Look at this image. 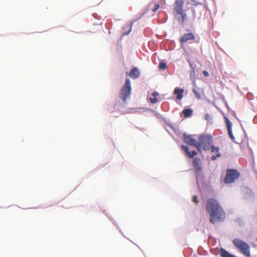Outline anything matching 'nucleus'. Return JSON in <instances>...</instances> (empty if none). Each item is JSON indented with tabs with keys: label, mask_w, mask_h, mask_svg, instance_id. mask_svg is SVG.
<instances>
[{
	"label": "nucleus",
	"mask_w": 257,
	"mask_h": 257,
	"mask_svg": "<svg viewBox=\"0 0 257 257\" xmlns=\"http://www.w3.org/2000/svg\"><path fill=\"white\" fill-rule=\"evenodd\" d=\"M193 92L197 98H198V99L201 98V94L199 91H198L197 90H196L195 89H193Z\"/></svg>",
	"instance_id": "a211bd4d"
},
{
	"label": "nucleus",
	"mask_w": 257,
	"mask_h": 257,
	"mask_svg": "<svg viewBox=\"0 0 257 257\" xmlns=\"http://www.w3.org/2000/svg\"><path fill=\"white\" fill-rule=\"evenodd\" d=\"M232 242L234 245L242 254L247 257H250V246L247 243L238 238H234Z\"/></svg>",
	"instance_id": "20e7f679"
},
{
	"label": "nucleus",
	"mask_w": 257,
	"mask_h": 257,
	"mask_svg": "<svg viewBox=\"0 0 257 257\" xmlns=\"http://www.w3.org/2000/svg\"><path fill=\"white\" fill-rule=\"evenodd\" d=\"M203 74L206 77H208L209 76V73L207 71H203Z\"/></svg>",
	"instance_id": "b1692460"
},
{
	"label": "nucleus",
	"mask_w": 257,
	"mask_h": 257,
	"mask_svg": "<svg viewBox=\"0 0 257 257\" xmlns=\"http://www.w3.org/2000/svg\"><path fill=\"white\" fill-rule=\"evenodd\" d=\"M190 77L193 80H195V74L194 69H193L190 72Z\"/></svg>",
	"instance_id": "aec40b11"
},
{
	"label": "nucleus",
	"mask_w": 257,
	"mask_h": 257,
	"mask_svg": "<svg viewBox=\"0 0 257 257\" xmlns=\"http://www.w3.org/2000/svg\"><path fill=\"white\" fill-rule=\"evenodd\" d=\"M206 211L210 216V222L214 224L216 221H222L226 217V214L218 200L210 198L207 200Z\"/></svg>",
	"instance_id": "f257e3e1"
},
{
	"label": "nucleus",
	"mask_w": 257,
	"mask_h": 257,
	"mask_svg": "<svg viewBox=\"0 0 257 257\" xmlns=\"http://www.w3.org/2000/svg\"><path fill=\"white\" fill-rule=\"evenodd\" d=\"M198 140L197 149L199 152L201 151L202 148H203L204 151H208L210 149L213 141L211 136L205 135H200L198 137Z\"/></svg>",
	"instance_id": "7ed1b4c3"
},
{
	"label": "nucleus",
	"mask_w": 257,
	"mask_h": 257,
	"mask_svg": "<svg viewBox=\"0 0 257 257\" xmlns=\"http://www.w3.org/2000/svg\"><path fill=\"white\" fill-rule=\"evenodd\" d=\"M131 90L130 80L129 79L127 78L125 80L124 84L121 88L120 93V97L122 99L123 101L125 102L126 99L130 96Z\"/></svg>",
	"instance_id": "39448f33"
},
{
	"label": "nucleus",
	"mask_w": 257,
	"mask_h": 257,
	"mask_svg": "<svg viewBox=\"0 0 257 257\" xmlns=\"http://www.w3.org/2000/svg\"><path fill=\"white\" fill-rule=\"evenodd\" d=\"M159 64L163 65V64H166L164 63L163 62H160Z\"/></svg>",
	"instance_id": "393cba45"
},
{
	"label": "nucleus",
	"mask_w": 257,
	"mask_h": 257,
	"mask_svg": "<svg viewBox=\"0 0 257 257\" xmlns=\"http://www.w3.org/2000/svg\"><path fill=\"white\" fill-rule=\"evenodd\" d=\"M160 8V5L159 4H155V8L153 10V11L154 12H156Z\"/></svg>",
	"instance_id": "4be33fe9"
},
{
	"label": "nucleus",
	"mask_w": 257,
	"mask_h": 257,
	"mask_svg": "<svg viewBox=\"0 0 257 257\" xmlns=\"http://www.w3.org/2000/svg\"><path fill=\"white\" fill-rule=\"evenodd\" d=\"M239 174L236 170L228 169L226 171V177L224 179L225 183H231L234 182L235 180L238 179Z\"/></svg>",
	"instance_id": "423d86ee"
},
{
	"label": "nucleus",
	"mask_w": 257,
	"mask_h": 257,
	"mask_svg": "<svg viewBox=\"0 0 257 257\" xmlns=\"http://www.w3.org/2000/svg\"><path fill=\"white\" fill-rule=\"evenodd\" d=\"M192 110L190 108L185 109L183 110V113L185 117L190 116L192 114Z\"/></svg>",
	"instance_id": "f3484780"
},
{
	"label": "nucleus",
	"mask_w": 257,
	"mask_h": 257,
	"mask_svg": "<svg viewBox=\"0 0 257 257\" xmlns=\"http://www.w3.org/2000/svg\"><path fill=\"white\" fill-rule=\"evenodd\" d=\"M195 39V36L192 33L184 34L179 39V41L181 43H184L189 40H193Z\"/></svg>",
	"instance_id": "1a4fd4ad"
},
{
	"label": "nucleus",
	"mask_w": 257,
	"mask_h": 257,
	"mask_svg": "<svg viewBox=\"0 0 257 257\" xmlns=\"http://www.w3.org/2000/svg\"><path fill=\"white\" fill-rule=\"evenodd\" d=\"M225 123H226V127H227V131H228V133L229 136V137L232 141H233L235 138L232 133V131H231L232 124L227 118H225Z\"/></svg>",
	"instance_id": "f8f14e48"
},
{
	"label": "nucleus",
	"mask_w": 257,
	"mask_h": 257,
	"mask_svg": "<svg viewBox=\"0 0 257 257\" xmlns=\"http://www.w3.org/2000/svg\"><path fill=\"white\" fill-rule=\"evenodd\" d=\"M183 141L187 144L194 146L197 148L198 142L193 138L192 135H183Z\"/></svg>",
	"instance_id": "0eeeda50"
},
{
	"label": "nucleus",
	"mask_w": 257,
	"mask_h": 257,
	"mask_svg": "<svg viewBox=\"0 0 257 257\" xmlns=\"http://www.w3.org/2000/svg\"><path fill=\"white\" fill-rule=\"evenodd\" d=\"M219 254L221 257H235L234 255L230 254L223 248H221L220 249Z\"/></svg>",
	"instance_id": "2eb2a0df"
},
{
	"label": "nucleus",
	"mask_w": 257,
	"mask_h": 257,
	"mask_svg": "<svg viewBox=\"0 0 257 257\" xmlns=\"http://www.w3.org/2000/svg\"><path fill=\"white\" fill-rule=\"evenodd\" d=\"M192 164L196 174L199 173L202 170L201 160L199 158H195L192 161Z\"/></svg>",
	"instance_id": "6e6552de"
},
{
	"label": "nucleus",
	"mask_w": 257,
	"mask_h": 257,
	"mask_svg": "<svg viewBox=\"0 0 257 257\" xmlns=\"http://www.w3.org/2000/svg\"><path fill=\"white\" fill-rule=\"evenodd\" d=\"M210 150L211 153H215V155H212L211 157V159L212 161L215 160L217 158H219L221 156V154L219 152V147H215L214 145H212L210 147Z\"/></svg>",
	"instance_id": "9d476101"
},
{
	"label": "nucleus",
	"mask_w": 257,
	"mask_h": 257,
	"mask_svg": "<svg viewBox=\"0 0 257 257\" xmlns=\"http://www.w3.org/2000/svg\"><path fill=\"white\" fill-rule=\"evenodd\" d=\"M181 147L182 150L184 151L186 155H187V156L190 159L193 158V157L197 154L195 151L190 152L187 146L182 145Z\"/></svg>",
	"instance_id": "9b49d317"
},
{
	"label": "nucleus",
	"mask_w": 257,
	"mask_h": 257,
	"mask_svg": "<svg viewBox=\"0 0 257 257\" xmlns=\"http://www.w3.org/2000/svg\"><path fill=\"white\" fill-rule=\"evenodd\" d=\"M184 0H176L173 5L174 16L180 24H183L187 19V14L184 10Z\"/></svg>",
	"instance_id": "f03ea898"
},
{
	"label": "nucleus",
	"mask_w": 257,
	"mask_h": 257,
	"mask_svg": "<svg viewBox=\"0 0 257 257\" xmlns=\"http://www.w3.org/2000/svg\"><path fill=\"white\" fill-rule=\"evenodd\" d=\"M159 93L156 91H154L152 93L153 98H150V101L152 103H156L158 101V98H157L158 96Z\"/></svg>",
	"instance_id": "dca6fc26"
},
{
	"label": "nucleus",
	"mask_w": 257,
	"mask_h": 257,
	"mask_svg": "<svg viewBox=\"0 0 257 257\" xmlns=\"http://www.w3.org/2000/svg\"><path fill=\"white\" fill-rule=\"evenodd\" d=\"M167 65H159V69H165L167 68Z\"/></svg>",
	"instance_id": "5701e85b"
},
{
	"label": "nucleus",
	"mask_w": 257,
	"mask_h": 257,
	"mask_svg": "<svg viewBox=\"0 0 257 257\" xmlns=\"http://www.w3.org/2000/svg\"><path fill=\"white\" fill-rule=\"evenodd\" d=\"M131 77L134 79L137 78L139 75V71L137 68H133L129 74Z\"/></svg>",
	"instance_id": "4468645a"
},
{
	"label": "nucleus",
	"mask_w": 257,
	"mask_h": 257,
	"mask_svg": "<svg viewBox=\"0 0 257 257\" xmlns=\"http://www.w3.org/2000/svg\"><path fill=\"white\" fill-rule=\"evenodd\" d=\"M192 201L193 202L195 203L196 204H197L199 203V200L198 199V197L196 195H194L193 197Z\"/></svg>",
	"instance_id": "412c9836"
},
{
	"label": "nucleus",
	"mask_w": 257,
	"mask_h": 257,
	"mask_svg": "<svg viewBox=\"0 0 257 257\" xmlns=\"http://www.w3.org/2000/svg\"><path fill=\"white\" fill-rule=\"evenodd\" d=\"M184 90L179 88H176L174 90V93L177 95L176 97L178 99H181L183 96Z\"/></svg>",
	"instance_id": "ddd939ff"
},
{
	"label": "nucleus",
	"mask_w": 257,
	"mask_h": 257,
	"mask_svg": "<svg viewBox=\"0 0 257 257\" xmlns=\"http://www.w3.org/2000/svg\"><path fill=\"white\" fill-rule=\"evenodd\" d=\"M132 26H133V23H131L130 24L126 25L125 26L126 28L128 29V31L127 32H125L124 34H123L124 35H127L130 33V32L131 31Z\"/></svg>",
	"instance_id": "6ab92c4d"
}]
</instances>
